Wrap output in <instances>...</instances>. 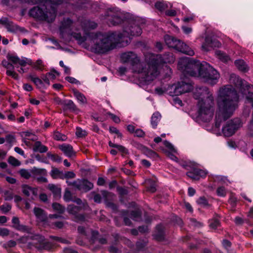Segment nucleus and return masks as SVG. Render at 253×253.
<instances>
[{"instance_id": "40", "label": "nucleus", "mask_w": 253, "mask_h": 253, "mask_svg": "<svg viewBox=\"0 0 253 253\" xmlns=\"http://www.w3.org/2000/svg\"><path fill=\"white\" fill-rule=\"evenodd\" d=\"M163 143L164 145L168 149V150L165 151L166 153H167V152H177L176 150L175 149L173 145L169 142L165 140Z\"/></svg>"}, {"instance_id": "53", "label": "nucleus", "mask_w": 253, "mask_h": 253, "mask_svg": "<svg viewBox=\"0 0 253 253\" xmlns=\"http://www.w3.org/2000/svg\"><path fill=\"white\" fill-rule=\"evenodd\" d=\"M76 134L78 137H82L86 135V132L85 130L82 129L81 128L77 127Z\"/></svg>"}, {"instance_id": "3", "label": "nucleus", "mask_w": 253, "mask_h": 253, "mask_svg": "<svg viewBox=\"0 0 253 253\" xmlns=\"http://www.w3.org/2000/svg\"><path fill=\"white\" fill-rule=\"evenodd\" d=\"M178 68L186 74L199 77L203 81L212 85L216 84L220 77L219 73L207 62H200L187 57L179 60Z\"/></svg>"}, {"instance_id": "58", "label": "nucleus", "mask_w": 253, "mask_h": 253, "mask_svg": "<svg viewBox=\"0 0 253 253\" xmlns=\"http://www.w3.org/2000/svg\"><path fill=\"white\" fill-rule=\"evenodd\" d=\"M66 182L68 185L73 186L77 188V189H79L80 179H78L77 180H75L73 182H71V181L67 180Z\"/></svg>"}, {"instance_id": "9", "label": "nucleus", "mask_w": 253, "mask_h": 253, "mask_svg": "<svg viewBox=\"0 0 253 253\" xmlns=\"http://www.w3.org/2000/svg\"><path fill=\"white\" fill-rule=\"evenodd\" d=\"M164 40L166 44L169 47L174 48L179 52L190 56H193L194 54V50L188 45L173 37L166 35L164 37Z\"/></svg>"}, {"instance_id": "14", "label": "nucleus", "mask_w": 253, "mask_h": 253, "mask_svg": "<svg viewBox=\"0 0 253 253\" xmlns=\"http://www.w3.org/2000/svg\"><path fill=\"white\" fill-rule=\"evenodd\" d=\"M220 45V43L216 39L207 37L202 45V49L204 51H209L214 47H219Z\"/></svg>"}, {"instance_id": "56", "label": "nucleus", "mask_w": 253, "mask_h": 253, "mask_svg": "<svg viewBox=\"0 0 253 253\" xmlns=\"http://www.w3.org/2000/svg\"><path fill=\"white\" fill-rule=\"evenodd\" d=\"M75 177V174L73 171H67L65 173L63 172V179L73 178Z\"/></svg>"}, {"instance_id": "8", "label": "nucleus", "mask_w": 253, "mask_h": 253, "mask_svg": "<svg viewBox=\"0 0 253 253\" xmlns=\"http://www.w3.org/2000/svg\"><path fill=\"white\" fill-rule=\"evenodd\" d=\"M144 23V20L136 17L133 20L129 21L130 27L125 28L123 33L117 32V34H120L122 37L121 42H126V44L128 43L127 38L130 36H138L141 35L142 30L140 27L141 25Z\"/></svg>"}, {"instance_id": "27", "label": "nucleus", "mask_w": 253, "mask_h": 253, "mask_svg": "<svg viewBox=\"0 0 253 253\" xmlns=\"http://www.w3.org/2000/svg\"><path fill=\"white\" fill-rule=\"evenodd\" d=\"M73 92L74 96L80 104L84 105L87 103V99L83 93L76 89H73Z\"/></svg>"}, {"instance_id": "37", "label": "nucleus", "mask_w": 253, "mask_h": 253, "mask_svg": "<svg viewBox=\"0 0 253 253\" xmlns=\"http://www.w3.org/2000/svg\"><path fill=\"white\" fill-rule=\"evenodd\" d=\"M155 7L160 11H163L168 7V4L164 1H159L155 3Z\"/></svg>"}, {"instance_id": "41", "label": "nucleus", "mask_w": 253, "mask_h": 253, "mask_svg": "<svg viewBox=\"0 0 253 253\" xmlns=\"http://www.w3.org/2000/svg\"><path fill=\"white\" fill-rule=\"evenodd\" d=\"M48 188L55 195H57L61 193V189L54 184H48Z\"/></svg>"}, {"instance_id": "6", "label": "nucleus", "mask_w": 253, "mask_h": 253, "mask_svg": "<svg viewBox=\"0 0 253 253\" xmlns=\"http://www.w3.org/2000/svg\"><path fill=\"white\" fill-rule=\"evenodd\" d=\"M145 61L147 63L150 73L153 71V67H155L157 69L158 75L159 74V68L164 63H171L174 62L175 58L172 53L165 54L163 56L162 55H155L151 53H148L145 55Z\"/></svg>"}, {"instance_id": "43", "label": "nucleus", "mask_w": 253, "mask_h": 253, "mask_svg": "<svg viewBox=\"0 0 253 253\" xmlns=\"http://www.w3.org/2000/svg\"><path fill=\"white\" fill-rule=\"evenodd\" d=\"M52 208L54 211H57L59 213H62L65 211V208L60 204L54 203L52 204Z\"/></svg>"}, {"instance_id": "59", "label": "nucleus", "mask_w": 253, "mask_h": 253, "mask_svg": "<svg viewBox=\"0 0 253 253\" xmlns=\"http://www.w3.org/2000/svg\"><path fill=\"white\" fill-rule=\"evenodd\" d=\"M4 199L6 201H9L13 199V196L12 193L9 191H5L4 192Z\"/></svg>"}, {"instance_id": "15", "label": "nucleus", "mask_w": 253, "mask_h": 253, "mask_svg": "<svg viewBox=\"0 0 253 253\" xmlns=\"http://www.w3.org/2000/svg\"><path fill=\"white\" fill-rule=\"evenodd\" d=\"M7 59L11 62L13 64L16 65L18 64L21 67H24L26 64L32 65V61L30 59L26 58H22L20 59L17 56L12 54H8L7 55Z\"/></svg>"}, {"instance_id": "5", "label": "nucleus", "mask_w": 253, "mask_h": 253, "mask_svg": "<svg viewBox=\"0 0 253 253\" xmlns=\"http://www.w3.org/2000/svg\"><path fill=\"white\" fill-rule=\"evenodd\" d=\"M63 0H42L38 5L31 8L29 14L35 18L52 22L56 16V9Z\"/></svg>"}, {"instance_id": "32", "label": "nucleus", "mask_w": 253, "mask_h": 253, "mask_svg": "<svg viewBox=\"0 0 253 253\" xmlns=\"http://www.w3.org/2000/svg\"><path fill=\"white\" fill-rule=\"evenodd\" d=\"M217 58L223 62H227L230 60V58L225 53L220 50H217L215 52Z\"/></svg>"}, {"instance_id": "64", "label": "nucleus", "mask_w": 253, "mask_h": 253, "mask_svg": "<svg viewBox=\"0 0 253 253\" xmlns=\"http://www.w3.org/2000/svg\"><path fill=\"white\" fill-rule=\"evenodd\" d=\"M116 148L120 152L123 154H126L127 153V150L124 146L120 145H118Z\"/></svg>"}, {"instance_id": "39", "label": "nucleus", "mask_w": 253, "mask_h": 253, "mask_svg": "<svg viewBox=\"0 0 253 253\" xmlns=\"http://www.w3.org/2000/svg\"><path fill=\"white\" fill-rule=\"evenodd\" d=\"M53 138L57 141H65L66 140L67 137L58 131H55L53 133Z\"/></svg>"}, {"instance_id": "29", "label": "nucleus", "mask_w": 253, "mask_h": 253, "mask_svg": "<svg viewBox=\"0 0 253 253\" xmlns=\"http://www.w3.org/2000/svg\"><path fill=\"white\" fill-rule=\"evenodd\" d=\"M33 150L35 152H39L42 153L47 152L48 148L45 146L42 145L40 141H36L35 143Z\"/></svg>"}, {"instance_id": "60", "label": "nucleus", "mask_w": 253, "mask_h": 253, "mask_svg": "<svg viewBox=\"0 0 253 253\" xmlns=\"http://www.w3.org/2000/svg\"><path fill=\"white\" fill-rule=\"evenodd\" d=\"M5 141L9 144H12L15 141V137L11 134L6 135Z\"/></svg>"}, {"instance_id": "31", "label": "nucleus", "mask_w": 253, "mask_h": 253, "mask_svg": "<svg viewBox=\"0 0 253 253\" xmlns=\"http://www.w3.org/2000/svg\"><path fill=\"white\" fill-rule=\"evenodd\" d=\"M236 67L240 71L246 72L248 71V67L243 60H237L235 61Z\"/></svg>"}, {"instance_id": "61", "label": "nucleus", "mask_w": 253, "mask_h": 253, "mask_svg": "<svg viewBox=\"0 0 253 253\" xmlns=\"http://www.w3.org/2000/svg\"><path fill=\"white\" fill-rule=\"evenodd\" d=\"M108 115L111 118V119L113 120V121L116 123H119L120 122V119L119 118L116 116L115 115L111 113H108Z\"/></svg>"}, {"instance_id": "47", "label": "nucleus", "mask_w": 253, "mask_h": 253, "mask_svg": "<svg viewBox=\"0 0 253 253\" xmlns=\"http://www.w3.org/2000/svg\"><path fill=\"white\" fill-rule=\"evenodd\" d=\"M47 156L48 158H50L52 161L54 162L59 163L61 161V158L57 155L52 154L48 153H47Z\"/></svg>"}, {"instance_id": "52", "label": "nucleus", "mask_w": 253, "mask_h": 253, "mask_svg": "<svg viewBox=\"0 0 253 253\" xmlns=\"http://www.w3.org/2000/svg\"><path fill=\"white\" fill-rule=\"evenodd\" d=\"M11 206L8 204H5L0 207V210L3 213H6L11 210Z\"/></svg>"}, {"instance_id": "10", "label": "nucleus", "mask_w": 253, "mask_h": 253, "mask_svg": "<svg viewBox=\"0 0 253 253\" xmlns=\"http://www.w3.org/2000/svg\"><path fill=\"white\" fill-rule=\"evenodd\" d=\"M125 18L124 14L116 8L110 9L107 12L105 19L110 25H116L121 23Z\"/></svg>"}, {"instance_id": "20", "label": "nucleus", "mask_w": 253, "mask_h": 253, "mask_svg": "<svg viewBox=\"0 0 253 253\" xmlns=\"http://www.w3.org/2000/svg\"><path fill=\"white\" fill-rule=\"evenodd\" d=\"M22 191L25 196L31 197L33 198V196L38 195V190L37 188L31 187L28 185H23L22 186Z\"/></svg>"}, {"instance_id": "12", "label": "nucleus", "mask_w": 253, "mask_h": 253, "mask_svg": "<svg viewBox=\"0 0 253 253\" xmlns=\"http://www.w3.org/2000/svg\"><path fill=\"white\" fill-rule=\"evenodd\" d=\"M170 87L173 89V92H169L170 95L178 96L190 91L193 89V86L190 82L181 81L172 85Z\"/></svg>"}, {"instance_id": "25", "label": "nucleus", "mask_w": 253, "mask_h": 253, "mask_svg": "<svg viewBox=\"0 0 253 253\" xmlns=\"http://www.w3.org/2000/svg\"><path fill=\"white\" fill-rule=\"evenodd\" d=\"M93 186V184L87 180H80L78 189L86 192L92 189Z\"/></svg>"}, {"instance_id": "30", "label": "nucleus", "mask_w": 253, "mask_h": 253, "mask_svg": "<svg viewBox=\"0 0 253 253\" xmlns=\"http://www.w3.org/2000/svg\"><path fill=\"white\" fill-rule=\"evenodd\" d=\"M63 198H64V200L66 202H69L71 201H73L79 205H80L82 203V201L79 199H77L75 201L73 200L72 199V194H71V192L67 189L65 190V193H64V195L63 196Z\"/></svg>"}, {"instance_id": "57", "label": "nucleus", "mask_w": 253, "mask_h": 253, "mask_svg": "<svg viewBox=\"0 0 253 253\" xmlns=\"http://www.w3.org/2000/svg\"><path fill=\"white\" fill-rule=\"evenodd\" d=\"M109 131L111 133L117 134L118 137L121 138L122 136V134L119 132V131L117 129V128L115 127H110Z\"/></svg>"}, {"instance_id": "62", "label": "nucleus", "mask_w": 253, "mask_h": 253, "mask_svg": "<svg viewBox=\"0 0 253 253\" xmlns=\"http://www.w3.org/2000/svg\"><path fill=\"white\" fill-rule=\"evenodd\" d=\"M135 136L137 137H143L144 135V131L140 129H137L134 131Z\"/></svg>"}, {"instance_id": "63", "label": "nucleus", "mask_w": 253, "mask_h": 253, "mask_svg": "<svg viewBox=\"0 0 253 253\" xmlns=\"http://www.w3.org/2000/svg\"><path fill=\"white\" fill-rule=\"evenodd\" d=\"M42 81L44 82L45 84H46L47 85H49L50 84V82L49 80H50L48 76V75H46V74L45 75H42Z\"/></svg>"}, {"instance_id": "50", "label": "nucleus", "mask_w": 253, "mask_h": 253, "mask_svg": "<svg viewBox=\"0 0 253 253\" xmlns=\"http://www.w3.org/2000/svg\"><path fill=\"white\" fill-rule=\"evenodd\" d=\"M16 245V242L14 240H9L7 242L2 244V246L5 249L14 247Z\"/></svg>"}, {"instance_id": "38", "label": "nucleus", "mask_w": 253, "mask_h": 253, "mask_svg": "<svg viewBox=\"0 0 253 253\" xmlns=\"http://www.w3.org/2000/svg\"><path fill=\"white\" fill-rule=\"evenodd\" d=\"M214 180L215 181L219 182L220 184H224L226 185H228L229 183H230V182L229 181V180L226 177L221 175L216 176L214 178Z\"/></svg>"}, {"instance_id": "35", "label": "nucleus", "mask_w": 253, "mask_h": 253, "mask_svg": "<svg viewBox=\"0 0 253 253\" xmlns=\"http://www.w3.org/2000/svg\"><path fill=\"white\" fill-rule=\"evenodd\" d=\"M29 78L38 88H42L43 86V81L40 78L31 75H29Z\"/></svg>"}, {"instance_id": "51", "label": "nucleus", "mask_w": 253, "mask_h": 253, "mask_svg": "<svg viewBox=\"0 0 253 253\" xmlns=\"http://www.w3.org/2000/svg\"><path fill=\"white\" fill-rule=\"evenodd\" d=\"M131 217L134 220L137 221L140 217V213L139 211H133L131 212Z\"/></svg>"}, {"instance_id": "17", "label": "nucleus", "mask_w": 253, "mask_h": 253, "mask_svg": "<svg viewBox=\"0 0 253 253\" xmlns=\"http://www.w3.org/2000/svg\"><path fill=\"white\" fill-rule=\"evenodd\" d=\"M0 24L4 26L7 31L10 32L15 33L18 31H22V29L12 22L9 21L6 18H2L0 19Z\"/></svg>"}, {"instance_id": "22", "label": "nucleus", "mask_w": 253, "mask_h": 253, "mask_svg": "<svg viewBox=\"0 0 253 253\" xmlns=\"http://www.w3.org/2000/svg\"><path fill=\"white\" fill-rule=\"evenodd\" d=\"M59 147L67 157H71L75 155V152L71 145L67 144H63L60 145Z\"/></svg>"}, {"instance_id": "36", "label": "nucleus", "mask_w": 253, "mask_h": 253, "mask_svg": "<svg viewBox=\"0 0 253 253\" xmlns=\"http://www.w3.org/2000/svg\"><path fill=\"white\" fill-rule=\"evenodd\" d=\"M81 207L70 205L67 207L68 212L71 214L76 215L80 210Z\"/></svg>"}, {"instance_id": "4", "label": "nucleus", "mask_w": 253, "mask_h": 253, "mask_svg": "<svg viewBox=\"0 0 253 253\" xmlns=\"http://www.w3.org/2000/svg\"><path fill=\"white\" fill-rule=\"evenodd\" d=\"M121 60L123 63H129L133 72L140 74L143 81L146 82L154 80L158 76L157 69L153 66V71L149 74L150 71L147 64L141 62L137 55L133 52L122 53Z\"/></svg>"}, {"instance_id": "34", "label": "nucleus", "mask_w": 253, "mask_h": 253, "mask_svg": "<svg viewBox=\"0 0 253 253\" xmlns=\"http://www.w3.org/2000/svg\"><path fill=\"white\" fill-rule=\"evenodd\" d=\"M31 65L36 70L40 71H42L45 66L43 61L41 59H38L34 63L32 62V65Z\"/></svg>"}, {"instance_id": "33", "label": "nucleus", "mask_w": 253, "mask_h": 253, "mask_svg": "<svg viewBox=\"0 0 253 253\" xmlns=\"http://www.w3.org/2000/svg\"><path fill=\"white\" fill-rule=\"evenodd\" d=\"M161 115L159 112L154 113L151 117V125L153 128H156L160 121Z\"/></svg>"}, {"instance_id": "11", "label": "nucleus", "mask_w": 253, "mask_h": 253, "mask_svg": "<svg viewBox=\"0 0 253 253\" xmlns=\"http://www.w3.org/2000/svg\"><path fill=\"white\" fill-rule=\"evenodd\" d=\"M241 126V122L239 119L228 121L222 127V133L225 136H231Z\"/></svg>"}, {"instance_id": "54", "label": "nucleus", "mask_w": 253, "mask_h": 253, "mask_svg": "<svg viewBox=\"0 0 253 253\" xmlns=\"http://www.w3.org/2000/svg\"><path fill=\"white\" fill-rule=\"evenodd\" d=\"M168 88L164 87H159L155 89V92L158 95H162L168 91Z\"/></svg>"}, {"instance_id": "49", "label": "nucleus", "mask_w": 253, "mask_h": 253, "mask_svg": "<svg viewBox=\"0 0 253 253\" xmlns=\"http://www.w3.org/2000/svg\"><path fill=\"white\" fill-rule=\"evenodd\" d=\"M216 193L218 196L225 197L226 195V190L223 186H220L216 190Z\"/></svg>"}, {"instance_id": "16", "label": "nucleus", "mask_w": 253, "mask_h": 253, "mask_svg": "<svg viewBox=\"0 0 253 253\" xmlns=\"http://www.w3.org/2000/svg\"><path fill=\"white\" fill-rule=\"evenodd\" d=\"M1 64L7 69L6 74L7 76L11 77L15 80H19V76L18 74L14 71V66L11 62H8V61L4 60L2 61Z\"/></svg>"}, {"instance_id": "55", "label": "nucleus", "mask_w": 253, "mask_h": 253, "mask_svg": "<svg viewBox=\"0 0 253 253\" xmlns=\"http://www.w3.org/2000/svg\"><path fill=\"white\" fill-rule=\"evenodd\" d=\"M9 234V230L5 228L0 227V236L2 237L7 236Z\"/></svg>"}, {"instance_id": "7", "label": "nucleus", "mask_w": 253, "mask_h": 253, "mask_svg": "<svg viewBox=\"0 0 253 253\" xmlns=\"http://www.w3.org/2000/svg\"><path fill=\"white\" fill-rule=\"evenodd\" d=\"M198 117L203 122H207L212 118L214 112V99L211 97L208 100L198 102Z\"/></svg>"}, {"instance_id": "24", "label": "nucleus", "mask_w": 253, "mask_h": 253, "mask_svg": "<svg viewBox=\"0 0 253 253\" xmlns=\"http://www.w3.org/2000/svg\"><path fill=\"white\" fill-rule=\"evenodd\" d=\"M39 237V236H28L21 238L19 241L21 243H27L29 245H35L36 244V240Z\"/></svg>"}, {"instance_id": "48", "label": "nucleus", "mask_w": 253, "mask_h": 253, "mask_svg": "<svg viewBox=\"0 0 253 253\" xmlns=\"http://www.w3.org/2000/svg\"><path fill=\"white\" fill-rule=\"evenodd\" d=\"M197 203L204 207H207L209 206L208 202L207 200L204 197H200L197 201Z\"/></svg>"}, {"instance_id": "45", "label": "nucleus", "mask_w": 253, "mask_h": 253, "mask_svg": "<svg viewBox=\"0 0 253 253\" xmlns=\"http://www.w3.org/2000/svg\"><path fill=\"white\" fill-rule=\"evenodd\" d=\"M46 75H48L50 80H54L57 77L59 76L60 73L55 70L52 69L49 72L46 73Z\"/></svg>"}, {"instance_id": "19", "label": "nucleus", "mask_w": 253, "mask_h": 253, "mask_svg": "<svg viewBox=\"0 0 253 253\" xmlns=\"http://www.w3.org/2000/svg\"><path fill=\"white\" fill-rule=\"evenodd\" d=\"M82 27L83 30H84V33L85 35V36H82V37H86L88 35L92 33H87V31L89 30L96 28L97 27V24L93 21H91L89 20L85 19L83 22H82Z\"/></svg>"}, {"instance_id": "28", "label": "nucleus", "mask_w": 253, "mask_h": 253, "mask_svg": "<svg viewBox=\"0 0 253 253\" xmlns=\"http://www.w3.org/2000/svg\"><path fill=\"white\" fill-rule=\"evenodd\" d=\"M50 175L53 179H63V171L57 168L52 167L50 172Z\"/></svg>"}, {"instance_id": "46", "label": "nucleus", "mask_w": 253, "mask_h": 253, "mask_svg": "<svg viewBox=\"0 0 253 253\" xmlns=\"http://www.w3.org/2000/svg\"><path fill=\"white\" fill-rule=\"evenodd\" d=\"M8 162L10 165L14 167H18L21 165V162L12 156L9 157Z\"/></svg>"}, {"instance_id": "42", "label": "nucleus", "mask_w": 253, "mask_h": 253, "mask_svg": "<svg viewBox=\"0 0 253 253\" xmlns=\"http://www.w3.org/2000/svg\"><path fill=\"white\" fill-rule=\"evenodd\" d=\"M220 225V222L217 218H214L209 221V226L211 228L216 229Z\"/></svg>"}, {"instance_id": "21", "label": "nucleus", "mask_w": 253, "mask_h": 253, "mask_svg": "<svg viewBox=\"0 0 253 253\" xmlns=\"http://www.w3.org/2000/svg\"><path fill=\"white\" fill-rule=\"evenodd\" d=\"M12 223L13 224V227L20 231L27 233H29L30 231V228L28 226L20 224L19 219L17 217H13L12 218Z\"/></svg>"}, {"instance_id": "44", "label": "nucleus", "mask_w": 253, "mask_h": 253, "mask_svg": "<svg viewBox=\"0 0 253 253\" xmlns=\"http://www.w3.org/2000/svg\"><path fill=\"white\" fill-rule=\"evenodd\" d=\"M19 173L21 177L26 179H29L31 176V173L27 169H21L19 171Z\"/></svg>"}, {"instance_id": "13", "label": "nucleus", "mask_w": 253, "mask_h": 253, "mask_svg": "<svg viewBox=\"0 0 253 253\" xmlns=\"http://www.w3.org/2000/svg\"><path fill=\"white\" fill-rule=\"evenodd\" d=\"M194 97L199 101L208 100L211 97L213 98L212 93L207 87H197L194 91Z\"/></svg>"}, {"instance_id": "1", "label": "nucleus", "mask_w": 253, "mask_h": 253, "mask_svg": "<svg viewBox=\"0 0 253 253\" xmlns=\"http://www.w3.org/2000/svg\"><path fill=\"white\" fill-rule=\"evenodd\" d=\"M216 101L217 109L215 126L219 128L223 122L231 117L238 107L239 95L231 85H226L219 88Z\"/></svg>"}, {"instance_id": "26", "label": "nucleus", "mask_w": 253, "mask_h": 253, "mask_svg": "<svg viewBox=\"0 0 253 253\" xmlns=\"http://www.w3.org/2000/svg\"><path fill=\"white\" fill-rule=\"evenodd\" d=\"M34 212L39 221H44L47 219L46 214L42 209L39 208H35Z\"/></svg>"}, {"instance_id": "18", "label": "nucleus", "mask_w": 253, "mask_h": 253, "mask_svg": "<svg viewBox=\"0 0 253 253\" xmlns=\"http://www.w3.org/2000/svg\"><path fill=\"white\" fill-rule=\"evenodd\" d=\"M187 175L194 180H198L201 177H204L207 174V172L197 168H194L192 170L187 172Z\"/></svg>"}, {"instance_id": "23", "label": "nucleus", "mask_w": 253, "mask_h": 253, "mask_svg": "<svg viewBox=\"0 0 253 253\" xmlns=\"http://www.w3.org/2000/svg\"><path fill=\"white\" fill-rule=\"evenodd\" d=\"M58 103L62 105L65 107H66V109H68L74 111H80L79 109L77 108L75 104L71 100H67L64 101L59 100H58Z\"/></svg>"}, {"instance_id": "2", "label": "nucleus", "mask_w": 253, "mask_h": 253, "mask_svg": "<svg viewBox=\"0 0 253 253\" xmlns=\"http://www.w3.org/2000/svg\"><path fill=\"white\" fill-rule=\"evenodd\" d=\"M72 36L80 44L96 53H103L114 48L117 44L121 43L122 37L116 32L107 33H91L86 37H82L81 33L73 32Z\"/></svg>"}]
</instances>
